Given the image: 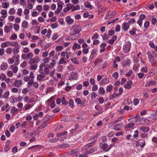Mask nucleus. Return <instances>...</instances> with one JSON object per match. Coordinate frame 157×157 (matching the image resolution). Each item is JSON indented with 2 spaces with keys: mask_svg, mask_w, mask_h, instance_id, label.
I'll return each mask as SVG.
<instances>
[{
  "mask_svg": "<svg viewBox=\"0 0 157 157\" xmlns=\"http://www.w3.org/2000/svg\"><path fill=\"white\" fill-rule=\"evenodd\" d=\"M97 96V94L94 92H92L91 93V98L93 99H94L96 98V97Z\"/></svg>",
  "mask_w": 157,
  "mask_h": 157,
  "instance_id": "864d4df0",
  "label": "nucleus"
},
{
  "mask_svg": "<svg viewBox=\"0 0 157 157\" xmlns=\"http://www.w3.org/2000/svg\"><path fill=\"white\" fill-rule=\"evenodd\" d=\"M71 34L70 36V38L71 40H73L78 38L81 36V34H75V33H71Z\"/></svg>",
  "mask_w": 157,
  "mask_h": 157,
  "instance_id": "aec40b11",
  "label": "nucleus"
},
{
  "mask_svg": "<svg viewBox=\"0 0 157 157\" xmlns=\"http://www.w3.org/2000/svg\"><path fill=\"white\" fill-rule=\"evenodd\" d=\"M31 148H33V151H36L40 150L41 149V147L40 145H38L36 146H33Z\"/></svg>",
  "mask_w": 157,
  "mask_h": 157,
  "instance_id": "cd10ccee",
  "label": "nucleus"
},
{
  "mask_svg": "<svg viewBox=\"0 0 157 157\" xmlns=\"http://www.w3.org/2000/svg\"><path fill=\"white\" fill-rule=\"evenodd\" d=\"M115 33V31L111 29L109 30L108 32V35L112 36Z\"/></svg>",
  "mask_w": 157,
  "mask_h": 157,
  "instance_id": "338daca9",
  "label": "nucleus"
},
{
  "mask_svg": "<svg viewBox=\"0 0 157 157\" xmlns=\"http://www.w3.org/2000/svg\"><path fill=\"white\" fill-rule=\"evenodd\" d=\"M121 28L123 30L127 31L129 28V25L128 23L124 22L122 25Z\"/></svg>",
  "mask_w": 157,
  "mask_h": 157,
  "instance_id": "2eb2a0df",
  "label": "nucleus"
},
{
  "mask_svg": "<svg viewBox=\"0 0 157 157\" xmlns=\"http://www.w3.org/2000/svg\"><path fill=\"white\" fill-rule=\"evenodd\" d=\"M34 83L33 79H30L29 81L27 83V87L28 88H29L31 87V86L33 85Z\"/></svg>",
  "mask_w": 157,
  "mask_h": 157,
  "instance_id": "e433bc0d",
  "label": "nucleus"
},
{
  "mask_svg": "<svg viewBox=\"0 0 157 157\" xmlns=\"http://www.w3.org/2000/svg\"><path fill=\"white\" fill-rule=\"evenodd\" d=\"M18 110V109L16 108L14 106H13L11 109L10 113H11L14 114L16 112H17Z\"/></svg>",
  "mask_w": 157,
  "mask_h": 157,
  "instance_id": "ea45409f",
  "label": "nucleus"
},
{
  "mask_svg": "<svg viewBox=\"0 0 157 157\" xmlns=\"http://www.w3.org/2000/svg\"><path fill=\"white\" fill-rule=\"evenodd\" d=\"M82 30L81 26L78 25H74L72 26L71 29V33H75V34H80L79 33Z\"/></svg>",
  "mask_w": 157,
  "mask_h": 157,
  "instance_id": "f257e3e1",
  "label": "nucleus"
},
{
  "mask_svg": "<svg viewBox=\"0 0 157 157\" xmlns=\"http://www.w3.org/2000/svg\"><path fill=\"white\" fill-rule=\"evenodd\" d=\"M74 101L73 99H70L69 101V104L70 106V107L71 108H73L74 107Z\"/></svg>",
  "mask_w": 157,
  "mask_h": 157,
  "instance_id": "c03bdc74",
  "label": "nucleus"
},
{
  "mask_svg": "<svg viewBox=\"0 0 157 157\" xmlns=\"http://www.w3.org/2000/svg\"><path fill=\"white\" fill-rule=\"evenodd\" d=\"M60 55L62 58H64L66 56V59H68L72 56V53L71 52H61Z\"/></svg>",
  "mask_w": 157,
  "mask_h": 157,
  "instance_id": "39448f33",
  "label": "nucleus"
},
{
  "mask_svg": "<svg viewBox=\"0 0 157 157\" xmlns=\"http://www.w3.org/2000/svg\"><path fill=\"white\" fill-rule=\"evenodd\" d=\"M121 30V27L120 25H117L115 26V31L116 32H119Z\"/></svg>",
  "mask_w": 157,
  "mask_h": 157,
  "instance_id": "5fc2aeb1",
  "label": "nucleus"
},
{
  "mask_svg": "<svg viewBox=\"0 0 157 157\" xmlns=\"http://www.w3.org/2000/svg\"><path fill=\"white\" fill-rule=\"evenodd\" d=\"M0 13L2 15V17L6 18L7 16V12L6 10L3 9L0 11Z\"/></svg>",
  "mask_w": 157,
  "mask_h": 157,
  "instance_id": "a878e982",
  "label": "nucleus"
},
{
  "mask_svg": "<svg viewBox=\"0 0 157 157\" xmlns=\"http://www.w3.org/2000/svg\"><path fill=\"white\" fill-rule=\"evenodd\" d=\"M75 102L78 104H80L82 103V100L79 98H75Z\"/></svg>",
  "mask_w": 157,
  "mask_h": 157,
  "instance_id": "603ef678",
  "label": "nucleus"
},
{
  "mask_svg": "<svg viewBox=\"0 0 157 157\" xmlns=\"http://www.w3.org/2000/svg\"><path fill=\"white\" fill-rule=\"evenodd\" d=\"M61 101L63 104L67 105L68 104V101L66 100L65 98L64 97L62 98Z\"/></svg>",
  "mask_w": 157,
  "mask_h": 157,
  "instance_id": "49530a36",
  "label": "nucleus"
},
{
  "mask_svg": "<svg viewBox=\"0 0 157 157\" xmlns=\"http://www.w3.org/2000/svg\"><path fill=\"white\" fill-rule=\"evenodd\" d=\"M123 118V117L122 116L119 118L117 119L116 121H115L114 122L112 123L109 124V125H112L113 124H114L117 122H118L120 121H121Z\"/></svg>",
  "mask_w": 157,
  "mask_h": 157,
  "instance_id": "c756f323",
  "label": "nucleus"
},
{
  "mask_svg": "<svg viewBox=\"0 0 157 157\" xmlns=\"http://www.w3.org/2000/svg\"><path fill=\"white\" fill-rule=\"evenodd\" d=\"M24 101L25 102H31V100H30V98L29 97V96H25L24 98Z\"/></svg>",
  "mask_w": 157,
  "mask_h": 157,
  "instance_id": "4d7b16f0",
  "label": "nucleus"
},
{
  "mask_svg": "<svg viewBox=\"0 0 157 157\" xmlns=\"http://www.w3.org/2000/svg\"><path fill=\"white\" fill-rule=\"evenodd\" d=\"M14 29L16 31H18L19 29V26L18 24H15L13 25Z\"/></svg>",
  "mask_w": 157,
  "mask_h": 157,
  "instance_id": "e2e57ef3",
  "label": "nucleus"
},
{
  "mask_svg": "<svg viewBox=\"0 0 157 157\" xmlns=\"http://www.w3.org/2000/svg\"><path fill=\"white\" fill-rule=\"evenodd\" d=\"M84 6L86 8H89L90 10L93 8V7L91 5L90 3L88 2L85 3Z\"/></svg>",
  "mask_w": 157,
  "mask_h": 157,
  "instance_id": "2f4dec72",
  "label": "nucleus"
},
{
  "mask_svg": "<svg viewBox=\"0 0 157 157\" xmlns=\"http://www.w3.org/2000/svg\"><path fill=\"white\" fill-rule=\"evenodd\" d=\"M58 7L57 10L55 11V13L56 14H58L62 10L63 8V2L60 1L58 2L57 3Z\"/></svg>",
  "mask_w": 157,
  "mask_h": 157,
  "instance_id": "0eeeda50",
  "label": "nucleus"
},
{
  "mask_svg": "<svg viewBox=\"0 0 157 157\" xmlns=\"http://www.w3.org/2000/svg\"><path fill=\"white\" fill-rule=\"evenodd\" d=\"M152 118L155 119H157V109L155 110V113L151 115Z\"/></svg>",
  "mask_w": 157,
  "mask_h": 157,
  "instance_id": "13d9d810",
  "label": "nucleus"
},
{
  "mask_svg": "<svg viewBox=\"0 0 157 157\" xmlns=\"http://www.w3.org/2000/svg\"><path fill=\"white\" fill-rule=\"evenodd\" d=\"M65 20L67 23L69 25L71 24L74 22V20L72 19L70 16H67L65 18Z\"/></svg>",
  "mask_w": 157,
  "mask_h": 157,
  "instance_id": "f3484780",
  "label": "nucleus"
},
{
  "mask_svg": "<svg viewBox=\"0 0 157 157\" xmlns=\"http://www.w3.org/2000/svg\"><path fill=\"white\" fill-rule=\"evenodd\" d=\"M119 93L116 94V96H119L121 95L123 92V89L122 87H120L119 89Z\"/></svg>",
  "mask_w": 157,
  "mask_h": 157,
  "instance_id": "de8ad7c7",
  "label": "nucleus"
},
{
  "mask_svg": "<svg viewBox=\"0 0 157 157\" xmlns=\"http://www.w3.org/2000/svg\"><path fill=\"white\" fill-rule=\"evenodd\" d=\"M122 128V124H117L113 126V128L114 129L117 131H119L121 130Z\"/></svg>",
  "mask_w": 157,
  "mask_h": 157,
  "instance_id": "6ab92c4d",
  "label": "nucleus"
},
{
  "mask_svg": "<svg viewBox=\"0 0 157 157\" xmlns=\"http://www.w3.org/2000/svg\"><path fill=\"white\" fill-rule=\"evenodd\" d=\"M131 43L130 42L124 43L122 48L124 52L128 53L129 52L131 49Z\"/></svg>",
  "mask_w": 157,
  "mask_h": 157,
  "instance_id": "f03ea898",
  "label": "nucleus"
},
{
  "mask_svg": "<svg viewBox=\"0 0 157 157\" xmlns=\"http://www.w3.org/2000/svg\"><path fill=\"white\" fill-rule=\"evenodd\" d=\"M27 55V59H32V57L33 56V53L32 52H29L28 53L26 54Z\"/></svg>",
  "mask_w": 157,
  "mask_h": 157,
  "instance_id": "052dcab7",
  "label": "nucleus"
},
{
  "mask_svg": "<svg viewBox=\"0 0 157 157\" xmlns=\"http://www.w3.org/2000/svg\"><path fill=\"white\" fill-rule=\"evenodd\" d=\"M63 47L62 46H57L56 48V51H60L62 50Z\"/></svg>",
  "mask_w": 157,
  "mask_h": 157,
  "instance_id": "680f3d73",
  "label": "nucleus"
},
{
  "mask_svg": "<svg viewBox=\"0 0 157 157\" xmlns=\"http://www.w3.org/2000/svg\"><path fill=\"white\" fill-rule=\"evenodd\" d=\"M81 48V46L76 43H74V45L72 46V49L74 51L77 49H78Z\"/></svg>",
  "mask_w": 157,
  "mask_h": 157,
  "instance_id": "393cba45",
  "label": "nucleus"
},
{
  "mask_svg": "<svg viewBox=\"0 0 157 157\" xmlns=\"http://www.w3.org/2000/svg\"><path fill=\"white\" fill-rule=\"evenodd\" d=\"M28 26V22L27 21H24L22 23V26L23 28L26 29Z\"/></svg>",
  "mask_w": 157,
  "mask_h": 157,
  "instance_id": "473e14b6",
  "label": "nucleus"
},
{
  "mask_svg": "<svg viewBox=\"0 0 157 157\" xmlns=\"http://www.w3.org/2000/svg\"><path fill=\"white\" fill-rule=\"evenodd\" d=\"M140 71L142 72L147 73L148 72L147 67H143L141 69Z\"/></svg>",
  "mask_w": 157,
  "mask_h": 157,
  "instance_id": "09e8293b",
  "label": "nucleus"
},
{
  "mask_svg": "<svg viewBox=\"0 0 157 157\" xmlns=\"http://www.w3.org/2000/svg\"><path fill=\"white\" fill-rule=\"evenodd\" d=\"M112 76L115 79H116L119 77V74L117 72H115L113 74Z\"/></svg>",
  "mask_w": 157,
  "mask_h": 157,
  "instance_id": "bf43d9fd",
  "label": "nucleus"
},
{
  "mask_svg": "<svg viewBox=\"0 0 157 157\" xmlns=\"http://www.w3.org/2000/svg\"><path fill=\"white\" fill-rule=\"evenodd\" d=\"M66 63V61L65 60V59L63 58H60L59 61V64H62Z\"/></svg>",
  "mask_w": 157,
  "mask_h": 157,
  "instance_id": "3c124183",
  "label": "nucleus"
},
{
  "mask_svg": "<svg viewBox=\"0 0 157 157\" xmlns=\"http://www.w3.org/2000/svg\"><path fill=\"white\" fill-rule=\"evenodd\" d=\"M150 62L151 63V65H154L156 63V61L154 57L148 58Z\"/></svg>",
  "mask_w": 157,
  "mask_h": 157,
  "instance_id": "c85d7f7f",
  "label": "nucleus"
},
{
  "mask_svg": "<svg viewBox=\"0 0 157 157\" xmlns=\"http://www.w3.org/2000/svg\"><path fill=\"white\" fill-rule=\"evenodd\" d=\"M100 147L101 148L103 151L105 152H107L109 151L108 148V145L107 143H104L103 144H100Z\"/></svg>",
  "mask_w": 157,
  "mask_h": 157,
  "instance_id": "1a4fd4ad",
  "label": "nucleus"
},
{
  "mask_svg": "<svg viewBox=\"0 0 157 157\" xmlns=\"http://www.w3.org/2000/svg\"><path fill=\"white\" fill-rule=\"evenodd\" d=\"M105 92L104 89L103 87H101L99 89V93L100 94H104Z\"/></svg>",
  "mask_w": 157,
  "mask_h": 157,
  "instance_id": "58836bf2",
  "label": "nucleus"
},
{
  "mask_svg": "<svg viewBox=\"0 0 157 157\" xmlns=\"http://www.w3.org/2000/svg\"><path fill=\"white\" fill-rule=\"evenodd\" d=\"M116 15V12H109L105 16V19L107 20L108 19L111 18L113 17Z\"/></svg>",
  "mask_w": 157,
  "mask_h": 157,
  "instance_id": "9b49d317",
  "label": "nucleus"
},
{
  "mask_svg": "<svg viewBox=\"0 0 157 157\" xmlns=\"http://www.w3.org/2000/svg\"><path fill=\"white\" fill-rule=\"evenodd\" d=\"M97 54L95 50L94 49H93L91 52L90 56L89 59V61H92L94 58L96 57Z\"/></svg>",
  "mask_w": 157,
  "mask_h": 157,
  "instance_id": "4468645a",
  "label": "nucleus"
},
{
  "mask_svg": "<svg viewBox=\"0 0 157 157\" xmlns=\"http://www.w3.org/2000/svg\"><path fill=\"white\" fill-rule=\"evenodd\" d=\"M8 12L10 15H13L15 13V11L14 8H11L10 9Z\"/></svg>",
  "mask_w": 157,
  "mask_h": 157,
  "instance_id": "8fccbe9b",
  "label": "nucleus"
},
{
  "mask_svg": "<svg viewBox=\"0 0 157 157\" xmlns=\"http://www.w3.org/2000/svg\"><path fill=\"white\" fill-rule=\"evenodd\" d=\"M133 104L135 105H136L139 103V100L137 98H135L133 100Z\"/></svg>",
  "mask_w": 157,
  "mask_h": 157,
  "instance_id": "6e6d98bb",
  "label": "nucleus"
},
{
  "mask_svg": "<svg viewBox=\"0 0 157 157\" xmlns=\"http://www.w3.org/2000/svg\"><path fill=\"white\" fill-rule=\"evenodd\" d=\"M22 84V81L21 80H15L13 82V86L17 87H19Z\"/></svg>",
  "mask_w": 157,
  "mask_h": 157,
  "instance_id": "dca6fc26",
  "label": "nucleus"
},
{
  "mask_svg": "<svg viewBox=\"0 0 157 157\" xmlns=\"http://www.w3.org/2000/svg\"><path fill=\"white\" fill-rule=\"evenodd\" d=\"M71 61L74 64H78L79 61L78 59L76 58H72L71 59Z\"/></svg>",
  "mask_w": 157,
  "mask_h": 157,
  "instance_id": "c9c22d12",
  "label": "nucleus"
},
{
  "mask_svg": "<svg viewBox=\"0 0 157 157\" xmlns=\"http://www.w3.org/2000/svg\"><path fill=\"white\" fill-rule=\"evenodd\" d=\"M6 78V76L5 74H2L0 75V80L3 81Z\"/></svg>",
  "mask_w": 157,
  "mask_h": 157,
  "instance_id": "69168bd1",
  "label": "nucleus"
},
{
  "mask_svg": "<svg viewBox=\"0 0 157 157\" xmlns=\"http://www.w3.org/2000/svg\"><path fill=\"white\" fill-rule=\"evenodd\" d=\"M131 62V61L130 59H128L126 61H124L122 63V65L124 67H126L129 65Z\"/></svg>",
  "mask_w": 157,
  "mask_h": 157,
  "instance_id": "bb28decb",
  "label": "nucleus"
},
{
  "mask_svg": "<svg viewBox=\"0 0 157 157\" xmlns=\"http://www.w3.org/2000/svg\"><path fill=\"white\" fill-rule=\"evenodd\" d=\"M106 46V44L105 43H104L101 44L100 45V47L101 48L100 50V53H102L104 52L105 51V47Z\"/></svg>",
  "mask_w": 157,
  "mask_h": 157,
  "instance_id": "4be33fe9",
  "label": "nucleus"
},
{
  "mask_svg": "<svg viewBox=\"0 0 157 157\" xmlns=\"http://www.w3.org/2000/svg\"><path fill=\"white\" fill-rule=\"evenodd\" d=\"M4 31L6 33H9L10 31V27L8 26H5L4 27Z\"/></svg>",
  "mask_w": 157,
  "mask_h": 157,
  "instance_id": "79ce46f5",
  "label": "nucleus"
},
{
  "mask_svg": "<svg viewBox=\"0 0 157 157\" xmlns=\"http://www.w3.org/2000/svg\"><path fill=\"white\" fill-rule=\"evenodd\" d=\"M140 129L144 132H148L149 131V128L148 127L142 126L140 128Z\"/></svg>",
  "mask_w": 157,
  "mask_h": 157,
  "instance_id": "b1692460",
  "label": "nucleus"
},
{
  "mask_svg": "<svg viewBox=\"0 0 157 157\" xmlns=\"http://www.w3.org/2000/svg\"><path fill=\"white\" fill-rule=\"evenodd\" d=\"M136 22V20L134 19H131L128 21V23L129 25L134 24Z\"/></svg>",
  "mask_w": 157,
  "mask_h": 157,
  "instance_id": "0e129e2a",
  "label": "nucleus"
},
{
  "mask_svg": "<svg viewBox=\"0 0 157 157\" xmlns=\"http://www.w3.org/2000/svg\"><path fill=\"white\" fill-rule=\"evenodd\" d=\"M113 86L112 85H108L106 89V91L107 92H109L111 91L113 89Z\"/></svg>",
  "mask_w": 157,
  "mask_h": 157,
  "instance_id": "a19ab883",
  "label": "nucleus"
},
{
  "mask_svg": "<svg viewBox=\"0 0 157 157\" xmlns=\"http://www.w3.org/2000/svg\"><path fill=\"white\" fill-rule=\"evenodd\" d=\"M109 82V79L108 78H105L102 79L99 82V83L101 85H105L108 84Z\"/></svg>",
  "mask_w": 157,
  "mask_h": 157,
  "instance_id": "f8f14e48",
  "label": "nucleus"
},
{
  "mask_svg": "<svg viewBox=\"0 0 157 157\" xmlns=\"http://www.w3.org/2000/svg\"><path fill=\"white\" fill-rule=\"evenodd\" d=\"M40 59L39 56H36L34 58L30 59L29 61V63L32 64L33 63H36L39 61Z\"/></svg>",
  "mask_w": 157,
  "mask_h": 157,
  "instance_id": "9d476101",
  "label": "nucleus"
},
{
  "mask_svg": "<svg viewBox=\"0 0 157 157\" xmlns=\"http://www.w3.org/2000/svg\"><path fill=\"white\" fill-rule=\"evenodd\" d=\"M96 140H94L82 147L81 148L82 152H85V151L87 150V149H89L93 146V145L96 142Z\"/></svg>",
  "mask_w": 157,
  "mask_h": 157,
  "instance_id": "20e7f679",
  "label": "nucleus"
},
{
  "mask_svg": "<svg viewBox=\"0 0 157 157\" xmlns=\"http://www.w3.org/2000/svg\"><path fill=\"white\" fill-rule=\"evenodd\" d=\"M44 115L43 112H40L38 113H36L33 116V118L35 120H37L39 117H42Z\"/></svg>",
  "mask_w": 157,
  "mask_h": 157,
  "instance_id": "ddd939ff",
  "label": "nucleus"
},
{
  "mask_svg": "<svg viewBox=\"0 0 157 157\" xmlns=\"http://www.w3.org/2000/svg\"><path fill=\"white\" fill-rule=\"evenodd\" d=\"M8 67V65L6 63H2L0 67V69L2 70L5 71L6 70Z\"/></svg>",
  "mask_w": 157,
  "mask_h": 157,
  "instance_id": "5701e85b",
  "label": "nucleus"
},
{
  "mask_svg": "<svg viewBox=\"0 0 157 157\" xmlns=\"http://www.w3.org/2000/svg\"><path fill=\"white\" fill-rule=\"evenodd\" d=\"M156 82L155 81L151 80L147 82L145 84V86L146 87H148L151 85H155L156 84Z\"/></svg>",
  "mask_w": 157,
  "mask_h": 157,
  "instance_id": "a211bd4d",
  "label": "nucleus"
},
{
  "mask_svg": "<svg viewBox=\"0 0 157 157\" xmlns=\"http://www.w3.org/2000/svg\"><path fill=\"white\" fill-rule=\"evenodd\" d=\"M95 150L94 148H92L90 150H86V151H85V152H86L87 154L88 155V154H91L93 153L94 152Z\"/></svg>",
  "mask_w": 157,
  "mask_h": 157,
  "instance_id": "72a5a7b5",
  "label": "nucleus"
},
{
  "mask_svg": "<svg viewBox=\"0 0 157 157\" xmlns=\"http://www.w3.org/2000/svg\"><path fill=\"white\" fill-rule=\"evenodd\" d=\"M31 66L29 67V68L30 69L34 70H36L37 69V64H30Z\"/></svg>",
  "mask_w": 157,
  "mask_h": 157,
  "instance_id": "37998d69",
  "label": "nucleus"
},
{
  "mask_svg": "<svg viewBox=\"0 0 157 157\" xmlns=\"http://www.w3.org/2000/svg\"><path fill=\"white\" fill-rule=\"evenodd\" d=\"M9 6V2H3L2 4V8L6 9Z\"/></svg>",
  "mask_w": 157,
  "mask_h": 157,
  "instance_id": "f704fd0d",
  "label": "nucleus"
},
{
  "mask_svg": "<svg viewBox=\"0 0 157 157\" xmlns=\"http://www.w3.org/2000/svg\"><path fill=\"white\" fill-rule=\"evenodd\" d=\"M56 62L55 59H52V62L50 64V68H53L54 66L56 64Z\"/></svg>",
  "mask_w": 157,
  "mask_h": 157,
  "instance_id": "4c0bfd02",
  "label": "nucleus"
},
{
  "mask_svg": "<svg viewBox=\"0 0 157 157\" xmlns=\"http://www.w3.org/2000/svg\"><path fill=\"white\" fill-rule=\"evenodd\" d=\"M44 67V73L48 74L49 73V65L48 64L42 63L39 66V68L40 69L43 70V67Z\"/></svg>",
  "mask_w": 157,
  "mask_h": 157,
  "instance_id": "7ed1b4c3",
  "label": "nucleus"
},
{
  "mask_svg": "<svg viewBox=\"0 0 157 157\" xmlns=\"http://www.w3.org/2000/svg\"><path fill=\"white\" fill-rule=\"evenodd\" d=\"M134 125L135 124L134 123H130L128 124L125 126V128H133Z\"/></svg>",
  "mask_w": 157,
  "mask_h": 157,
  "instance_id": "7c9ffc66",
  "label": "nucleus"
},
{
  "mask_svg": "<svg viewBox=\"0 0 157 157\" xmlns=\"http://www.w3.org/2000/svg\"><path fill=\"white\" fill-rule=\"evenodd\" d=\"M78 75L77 73L72 72L71 73L68 75V78L70 80H76Z\"/></svg>",
  "mask_w": 157,
  "mask_h": 157,
  "instance_id": "6e6552de",
  "label": "nucleus"
},
{
  "mask_svg": "<svg viewBox=\"0 0 157 157\" xmlns=\"http://www.w3.org/2000/svg\"><path fill=\"white\" fill-rule=\"evenodd\" d=\"M39 72L40 73L39 75H37V79L38 81H41L46 76L45 74L43 72V71L42 69H39Z\"/></svg>",
  "mask_w": 157,
  "mask_h": 157,
  "instance_id": "423d86ee",
  "label": "nucleus"
},
{
  "mask_svg": "<svg viewBox=\"0 0 157 157\" xmlns=\"http://www.w3.org/2000/svg\"><path fill=\"white\" fill-rule=\"evenodd\" d=\"M99 36L97 33H95L91 37L92 40L97 39L98 38Z\"/></svg>",
  "mask_w": 157,
  "mask_h": 157,
  "instance_id": "a18cd8bd",
  "label": "nucleus"
},
{
  "mask_svg": "<svg viewBox=\"0 0 157 157\" xmlns=\"http://www.w3.org/2000/svg\"><path fill=\"white\" fill-rule=\"evenodd\" d=\"M132 85V81H127L126 83L124 85V87L127 89H130L131 88V86Z\"/></svg>",
  "mask_w": 157,
  "mask_h": 157,
  "instance_id": "412c9836",
  "label": "nucleus"
},
{
  "mask_svg": "<svg viewBox=\"0 0 157 157\" xmlns=\"http://www.w3.org/2000/svg\"><path fill=\"white\" fill-rule=\"evenodd\" d=\"M58 26V25L57 23H56L52 24L51 25V27L53 29L56 28Z\"/></svg>",
  "mask_w": 157,
  "mask_h": 157,
  "instance_id": "774afa93",
  "label": "nucleus"
}]
</instances>
